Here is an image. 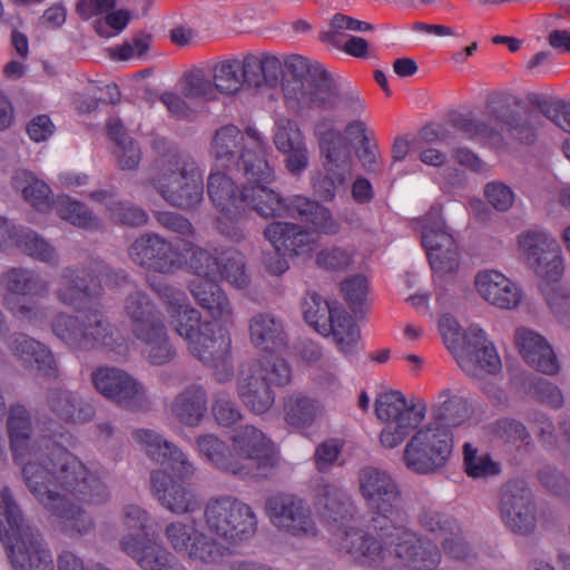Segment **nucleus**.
<instances>
[{
    "label": "nucleus",
    "mask_w": 570,
    "mask_h": 570,
    "mask_svg": "<svg viewBox=\"0 0 570 570\" xmlns=\"http://www.w3.org/2000/svg\"><path fill=\"white\" fill-rule=\"evenodd\" d=\"M39 459L42 458L36 455L23 471L27 488L36 501L69 538L80 539L92 533L94 517L71 499L87 504L107 502L110 492L102 475L66 449H56L49 460Z\"/></svg>",
    "instance_id": "obj_1"
},
{
    "label": "nucleus",
    "mask_w": 570,
    "mask_h": 570,
    "mask_svg": "<svg viewBox=\"0 0 570 570\" xmlns=\"http://www.w3.org/2000/svg\"><path fill=\"white\" fill-rule=\"evenodd\" d=\"M150 288L166 305L176 333L186 342L190 354L215 370L218 382L232 379L230 336L220 326L204 320L189 304L186 293L166 282L149 279Z\"/></svg>",
    "instance_id": "obj_2"
},
{
    "label": "nucleus",
    "mask_w": 570,
    "mask_h": 570,
    "mask_svg": "<svg viewBox=\"0 0 570 570\" xmlns=\"http://www.w3.org/2000/svg\"><path fill=\"white\" fill-rule=\"evenodd\" d=\"M337 547L351 560L384 570H436L442 560L439 547L415 530L377 543L372 534L348 528L338 538Z\"/></svg>",
    "instance_id": "obj_3"
},
{
    "label": "nucleus",
    "mask_w": 570,
    "mask_h": 570,
    "mask_svg": "<svg viewBox=\"0 0 570 570\" xmlns=\"http://www.w3.org/2000/svg\"><path fill=\"white\" fill-rule=\"evenodd\" d=\"M357 485L368 510V527L376 534L377 543L413 531L407 524L400 485L390 472L363 466L357 472Z\"/></svg>",
    "instance_id": "obj_4"
},
{
    "label": "nucleus",
    "mask_w": 570,
    "mask_h": 570,
    "mask_svg": "<svg viewBox=\"0 0 570 570\" xmlns=\"http://www.w3.org/2000/svg\"><path fill=\"white\" fill-rule=\"evenodd\" d=\"M149 184L171 207L183 210L196 208L204 197V175L189 155L169 150L153 164Z\"/></svg>",
    "instance_id": "obj_5"
},
{
    "label": "nucleus",
    "mask_w": 570,
    "mask_h": 570,
    "mask_svg": "<svg viewBox=\"0 0 570 570\" xmlns=\"http://www.w3.org/2000/svg\"><path fill=\"white\" fill-rule=\"evenodd\" d=\"M124 314L140 355L151 366L171 363L177 350L171 342L161 313L147 293L134 288L124 301Z\"/></svg>",
    "instance_id": "obj_6"
},
{
    "label": "nucleus",
    "mask_w": 570,
    "mask_h": 570,
    "mask_svg": "<svg viewBox=\"0 0 570 570\" xmlns=\"http://www.w3.org/2000/svg\"><path fill=\"white\" fill-rule=\"evenodd\" d=\"M315 136L323 158L324 173L312 176L314 194L330 202L344 195L353 177V158L346 138L334 127L332 118H321L315 124Z\"/></svg>",
    "instance_id": "obj_7"
},
{
    "label": "nucleus",
    "mask_w": 570,
    "mask_h": 570,
    "mask_svg": "<svg viewBox=\"0 0 570 570\" xmlns=\"http://www.w3.org/2000/svg\"><path fill=\"white\" fill-rule=\"evenodd\" d=\"M203 522L207 534L225 547L224 559L249 542L258 525L254 509L230 494L208 498L203 507Z\"/></svg>",
    "instance_id": "obj_8"
},
{
    "label": "nucleus",
    "mask_w": 570,
    "mask_h": 570,
    "mask_svg": "<svg viewBox=\"0 0 570 570\" xmlns=\"http://www.w3.org/2000/svg\"><path fill=\"white\" fill-rule=\"evenodd\" d=\"M2 503L6 505L7 554L14 570H55L50 550L39 531L31 527L7 490L2 489Z\"/></svg>",
    "instance_id": "obj_9"
},
{
    "label": "nucleus",
    "mask_w": 570,
    "mask_h": 570,
    "mask_svg": "<svg viewBox=\"0 0 570 570\" xmlns=\"http://www.w3.org/2000/svg\"><path fill=\"white\" fill-rule=\"evenodd\" d=\"M95 391L116 406L136 413L153 409V399L147 386L128 371L104 365L90 375Z\"/></svg>",
    "instance_id": "obj_10"
},
{
    "label": "nucleus",
    "mask_w": 570,
    "mask_h": 570,
    "mask_svg": "<svg viewBox=\"0 0 570 570\" xmlns=\"http://www.w3.org/2000/svg\"><path fill=\"white\" fill-rule=\"evenodd\" d=\"M522 263L546 284L558 283L564 273V255L558 239L544 229H528L517 237Z\"/></svg>",
    "instance_id": "obj_11"
},
{
    "label": "nucleus",
    "mask_w": 570,
    "mask_h": 570,
    "mask_svg": "<svg viewBox=\"0 0 570 570\" xmlns=\"http://www.w3.org/2000/svg\"><path fill=\"white\" fill-rule=\"evenodd\" d=\"M375 413L379 420L386 422L380 434L381 444L393 449L424 420L426 404L422 401L407 403L401 392L389 391L377 395Z\"/></svg>",
    "instance_id": "obj_12"
},
{
    "label": "nucleus",
    "mask_w": 570,
    "mask_h": 570,
    "mask_svg": "<svg viewBox=\"0 0 570 570\" xmlns=\"http://www.w3.org/2000/svg\"><path fill=\"white\" fill-rule=\"evenodd\" d=\"M230 442L237 478L264 476L277 464L274 443L254 425L246 424L235 429Z\"/></svg>",
    "instance_id": "obj_13"
},
{
    "label": "nucleus",
    "mask_w": 570,
    "mask_h": 570,
    "mask_svg": "<svg viewBox=\"0 0 570 570\" xmlns=\"http://www.w3.org/2000/svg\"><path fill=\"white\" fill-rule=\"evenodd\" d=\"M207 194L217 210L216 227L226 238L239 243L245 238L240 226L244 216V188L222 170H212L207 178Z\"/></svg>",
    "instance_id": "obj_14"
},
{
    "label": "nucleus",
    "mask_w": 570,
    "mask_h": 570,
    "mask_svg": "<svg viewBox=\"0 0 570 570\" xmlns=\"http://www.w3.org/2000/svg\"><path fill=\"white\" fill-rule=\"evenodd\" d=\"M243 177L244 209L248 206L266 219L284 216V197L268 186L274 173L266 158L246 156Z\"/></svg>",
    "instance_id": "obj_15"
},
{
    "label": "nucleus",
    "mask_w": 570,
    "mask_h": 570,
    "mask_svg": "<svg viewBox=\"0 0 570 570\" xmlns=\"http://www.w3.org/2000/svg\"><path fill=\"white\" fill-rule=\"evenodd\" d=\"M420 226L422 244L432 271L440 276L454 273L460 264L459 249L440 209L432 207L421 218Z\"/></svg>",
    "instance_id": "obj_16"
},
{
    "label": "nucleus",
    "mask_w": 570,
    "mask_h": 570,
    "mask_svg": "<svg viewBox=\"0 0 570 570\" xmlns=\"http://www.w3.org/2000/svg\"><path fill=\"white\" fill-rule=\"evenodd\" d=\"M167 544L178 554L203 566L219 564L224 560L225 547L206 532L183 520H173L164 527Z\"/></svg>",
    "instance_id": "obj_17"
},
{
    "label": "nucleus",
    "mask_w": 570,
    "mask_h": 570,
    "mask_svg": "<svg viewBox=\"0 0 570 570\" xmlns=\"http://www.w3.org/2000/svg\"><path fill=\"white\" fill-rule=\"evenodd\" d=\"M451 451L452 442L445 430L433 432V426H424L406 443L403 461L412 472L429 474L444 465Z\"/></svg>",
    "instance_id": "obj_18"
},
{
    "label": "nucleus",
    "mask_w": 570,
    "mask_h": 570,
    "mask_svg": "<svg viewBox=\"0 0 570 570\" xmlns=\"http://www.w3.org/2000/svg\"><path fill=\"white\" fill-rule=\"evenodd\" d=\"M210 153L225 167H236L244 176V160L266 158L264 141L261 135L249 128L246 134L234 125H226L215 131Z\"/></svg>",
    "instance_id": "obj_19"
},
{
    "label": "nucleus",
    "mask_w": 570,
    "mask_h": 570,
    "mask_svg": "<svg viewBox=\"0 0 570 570\" xmlns=\"http://www.w3.org/2000/svg\"><path fill=\"white\" fill-rule=\"evenodd\" d=\"M266 515L279 531L296 537L312 538L318 532L309 504L293 494H277L266 500Z\"/></svg>",
    "instance_id": "obj_20"
},
{
    "label": "nucleus",
    "mask_w": 570,
    "mask_h": 570,
    "mask_svg": "<svg viewBox=\"0 0 570 570\" xmlns=\"http://www.w3.org/2000/svg\"><path fill=\"white\" fill-rule=\"evenodd\" d=\"M308 81L283 83L284 97L289 108L298 111L304 108L323 111L335 110L341 102V92L332 77L322 69L314 71Z\"/></svg>",
    "instance_id": "obj_21"
},
{
    "label": "nucleus",
    "mask_w": 570,
    "mask_h": 570,
    "mask_svg": "<svg viewBox=\"0 0 570 570\" xmlns=\"http://www.w3.org/2000/svg\"><path fill=\"white\" fill-rule=\"evenodd\" d=\"M282 63L275 56H264L262 59L247 57L243 62L227 60L214 68V88L225 95L236 94L246 82L252 87H259L263 81V73L276 72Z\"/></svg>",
    "instance_id": "obj_22"
},
{
    "label": "nucleus",
    "mask_w": 570,
    "mask_h": 570,
    "mask_svg": "<svg viewBox=\"0 0 570 570\" xmlns=\"http://www.w3.org/2000/svg\"><path fill=\"white\" fill-rule=\"evenodd\" d=\"M498 511L504 527L514 533L529 534L535 528L533 493L522 480H512L502 485Z\"/></svg>",
    "instance_id": "obj_23"
},
{
    "label": "nucleus",
    "mask_w": 570,
    "mask_h": 570,
    "mask_svg": "<svg viewBox=\"0 0 570 570\" xmlns=\"http://www.w3.org/2000/svg\"><path fill=\"white\" fill-rule=\"evenodd\" d=\"M454 357L462 371L473 379L495 375L502 370L494 344L476 325H471L463 334L462 347L454 352Z\"/></svg>",
    "instance_id": "obj_24"
},
{
    "label": "nucleus",
    "mask_w": 570,
    "mask_h": 570,
    "mask_svg": "<svg viewBox=\"0 0 570 570\" xmlns=\"http://www.w3.org/2000/svg\"><path fill=\"white\" fill-rule=\"evenodd\" d=\"M8 432L14 458L22 465V472L36 455L41 456L42 460H49L53 456L56 449H63L48 436L30 438V415L22 405L11 407L8 416Z\"/></svg>",
    "instance_id": "obj_25"
},
{
    "label": "nucleus",
    "mask_w": 570,
    "mask_h": 570,
    "mask_svg": "<svg viewBox=\"0 0 570 570\" xmlns=\"http://www.w3.org/2000/svg\"><path fill=\"white\" fill-rule=\"evenodd\" d=\"M118 546L141 570H185L178 559L154 541L146 531H125Z\"/></svg>",
    "instance_id": "obj_26"
},
{
    "label": "nucleus",
    "mask_w": 570,
    "mask_h": 570,
    "mask_svg": "<svg viewBox=\"0 0 570 570\" xmlns=\"http://www.w3.org/2000/svg\"><path fill=\"white\" fill-rule=\"evenodd\" d=\"M132 441L153 461L167 464L179 479H189L195 473L194 463L175 443L151 429H136Z\"/></svg>",
    "instance_id": "obj_27"
},
{
    "label": "nucleus",
    "mask_w": 570,
    "mask_h": 570,
    "mask_svg": "<svg viewBox=\"0 0 570 570\" xmlns=\"http://www.w3.org/2000/svg\"><path fill=\"white\" fill-rule=\"evenodd\" d=\"M102 350L126 356L128 347L120 328L105 313L90 308L82 312V332L79 351Z\"/></svg>",
    "instance_id": "obj_28"
},
{
    "label": "nucleus",
    "mask_w": 570,
    "mask_h": 570,
    "mask_svg": "<svg viewBox=\"0 0 570 570\" xmlns=\"http://www.w3.org/2000/svg\"><path fill=\"white\" fill-rule=\"evenodd\" d=\"M130 259L145 268L160 274H174L181 267L177 248L158 234H145L130 245Z\"/></svg>",
    "instance_id": "obj_29"
},
{
    "label": "nucleus",
    "mask_w": 570,
    "mask_h": 570,
    "mask_svg": "<svg viewBox=\"0 0 570 570\" xmlns=\"http://www.w3.org/2000/svg\"><path fill=\"white\" fill-rule=\"evenodd\" d=\"M150 490L156 501L176 515L193 514L202 507L200 498L191 487L174 480L161 469L150 473Z\"/></svg>",
    "instance_id": "obj_30"
},
{
    "label": "nucleus",
    "mask_w": 570,
    "mask_h": 570,
    "mask_svg": "<svg viewBox=\"0 0 570 570\" xmlns=\"http://www.w3.org/2000/svg\"><path fill=\"white\" fill-rule=\"evenodd\" d=\"M272 139L285 156V166L292 175H301L309 165V153L297 122L286 117L275 119Z\"/></svg>",
    "instance_id": "obj_31"
},
{
    "label": "nucleus",
    "mask_w": 570,
    "mask_h": 570,
    "mask_svg": "<svg viewBox=\"0 0 570 570\" xmlns=\"http://www.w3.org/2000/svg\"><path fill=\"white\" fill-rule=\"evenodd\" d=\"M317 233L312 226L306 228L289 222H274L265 230V238L288 256H308L317 243Z\"/></svg>",
    "instance_id": "obj_32"
},
{
    "label": "nucleus",
    "mask_w": 570,
    "mask_h": 570,
    "mask_svg": "<svg viewBox=\"0 0 570 570\" xmlns=\"http://www.w3.org/2000/svg\"><path fill=\"white\" fill-rule=\"evenodd\" d=\"M46 403L49 411L65 423L85 424L92 421L96 415V406L91 399L79 391L66 387L49 389Z\"/></svg>",
    "instance_id": "obj_33"
},
{
    "label": "nucleus",
    "mask_w": 570,
    "mask_h": 570,
    "mask_svg": "<svg viewBox=\"0 0 570 570\" xmlns=\"http://www.w3.org/2000/svg\"><path fill=\"white\" fill-rule=\"evenodd\" d=\"M474 286L487 303L500 309L517 308L522 301L520 286L495 269L479 272L474 278Z\"/></svg>",
    "instance_id": "obj_34"
},
{
    "label": "nucleus",
    "mask_w": 570,
    "mask_h": 570,
    "mask_svg": "<svg viewBox=\"0 0 570 570\" xmlns=\"http://www.w3.org/2000/svg\"><path fill=\"white\" fill-rule=\"evenodd\" d=\"M514 341L522 358L531 367L549 376L559 373L560 365L557 356L542 335L532 330L520 327L515 331Z\"/></svg>",
    "instance_id": "obj_35"
},
{
    "label": "nucleus",
    "mask_w": 570,
    "mask_h": 570,
    "mask_svg": "<svg viewBox=\"0 0 570 570\" xmlns=\"http://www.w3.org/2000/svg\"><path fill=\"white\" fill-rule=\"evenodd\" d=\"M208 395L204 385L190 383L184 386L168 405L170 416L187 428H197L206 417Z\"/></svg>",
    "instance_id": "obj_36"
},
{
    "label": "nucleus",
    "mask_w": 570,
    "mask_h": 570,
    "mask_svg": "<svg viewBox=\"0 0 570 570\" xmlns=\"http://www.w3.org/2000/svg\"><path fill=\"white\" fill-rule=\"evenodd\" d=\"M284 216L311 225L315 230L326 235H335L340 224L334 219L328 208L302 195L284 198Z\"/></svg>",
    "instance_id": "obj_37"
},
{
    "label": "nucleus",
    "mask_w": 570,
    "mask_h": 570,
    "mask_svg": "<svg viewBox=\"0 0 570 570\" xmlns=\"http://www.w3.org/2000/svg\"><path fill=\"white\" fill-rule=\"evenodd\" d=\"M77 11L85 19L105 14L104 19H97L94 22L97 33L105 38L120 33L130 20L128 10L116 9V0H80Z\"/></svg>",
    "instance_id": "obj_38"
},
{
    "label": "nucleus",
    "mask_w": 570,
    "mask_h": 570,
    "mask_svg": "<svg viewBox=\"0 0 570 570\" xmlns=\"http://www.w3.org/2000/svg\"><path fill=\"white\" fill-rule=\"evenodd\" d=\"M315 507L327 522L346 521L356 513L352 497L341 487L326 480H321L316 485Z\"/></svg>",
    "instance_id": "obj_39"
},
{
    "label": "nucleus",
    "mask_w": 570,
    "mask_h": 570,
    "mask_svg": "<svg viewBox=\"0 0 570 570\" xmlns=\"http://www.w3.org/2000/svg\"><path fill=\"white\" fill-rule=\"evenodd\" d=\"M259 368L244 365L237 377V394L244 405L256 414L267 412L275 401L269 383L259 376Z\"/></svg>",
    "instance_id": "obj_40"
},
{
    "label": "nucleus",
    "mask_w": 570,
    "mask_h": 570,
    "mask_svg": "<svg viewBox=\"0 0 570 570\" xmlns=\"http://www.w3.org/2000/svg\"><path fill=\"white\" fill-rule=\"evenodd\" d=\"M432 421L426 426H433V432L445 430L452 441V428L464 423L471 415L468 402L453 395L449 389L442 390L431 409Z\"/></svg>",
    "instance_id": "obj_41"
},
{
    "label": "nucleus",
    "mask_w": 570,
    "mask_h": 570,
    "mask_svg": "<svg viewBox=\"0 0 570 570\" xmlns=\"http://www.w3.org/2000/svg\"><path fill=\"white\" fill-rule=\"evenodd\" d=\"M2 242L16 246L27 255L47 264L56 265L59 256L56 248L36 232L18 228L2 219Z\"/></svg>",
    "instance_id": "obj_42"
},
{
    "label": "nucleus",
    "mask_w": 570,
    "mask_h": 570,
    "mask_svg": "<svg viewBox=\"0 0 570 570\" xmlns=\"http://www.w3.org/2000/svg\"><path fill=\"white\" fill-rule=\"evenodd\" d=\"M188 289L196 304L216 321L227 322L233 316L230 301L217 279H193Z\"/></svg>",
    "instance_id": "obj_43"
},
{
    "label": "nucleus",
    "mask_w": 570,
    "mask_h": 570,
    "mask_svg": "<svg viewBox=\"0 0 570 570\" xmlns=\"http://www.w3.org/2000/svg\"><path fill=\"white\" fill-rule=\"evenodd\" d=\"M101 293V285L98 284L88 268L67 267L60 276V284L56 296L65 305L73 306L82 297H94Z\"/></svg>",
    "instance_id": "obj_44"
},
{
    "label": "nucleus",
    "mask_w": 570,
    "mask_h": 570,
    "mask_svg": "<svg viewBox=\"0 0 570 570\" xmlns=\"http://www.w3.org/2000/svg\"><path fill=\"white\" fill-rule=\"evenodd\" d=\"M8 347L24 363H35L45 376L57 377L58 368L49 347L24 334H13L7 341Z\"/></svg>",
    "instance_id": "obj_45"
},
{
    "label": "nucleus",
    "mask_w": 570,
    "mask_h": 570,
    "mask_svg": "<svg viewBox=\"0 0 570 570\" xmlns=\"http://www.w3.org/2000/svg\"><path fill=\"white\" fill-rule=\"evenodd\" d=\"M490 121L495 122L499 130V140L503 131L510 132L514 138L530 144L535 138V130L540 124V117L534 112L515 115L505 106L489 108Z\"/></svg>",
    "instance_id": "obj_46"
},
{
    "label": "nucleus",
    "mask_w": 570,
    "mask_h": 570,
    "mask_svg": "<svg viewBox=\"0 0 570 570\" xmlns=\"http://www.w3.org/2000/svg\"><path fill=\"white\" fill-rule=\"evenodd\" d=\"M252 343L262 350L281 352L287 346V336L279 318L268 312L257 313L249 320Z\"/></svg>",
    "instance_id": "obj_47"
},
{
    "label": "nucleus",
    "mask_w": 570,
    "mask_h": 570,
    "mask_svg": "<svg viewBox=\"0 0 570 570\" xmlns=\"http://www.w3.org/2000/svg\"><path fill=\"white\" fill-rule=\"evenodd\" d=\"M196 451L215 469L236 476L235 458L226 441L214 433L200 434L195 441Z\"/></svg>",
    "instance_id": "obj_48"
},
{
    "label": "nucleus",
    "mask_w": 570,
    "mask_h": 570,
    "mask_svg": "<svg viewBox=\"0 0 570 570\" xmlns=\"http://www.w3.org/2000/svg\"><path fill=\"white\" fill-rule=\"evenodd\" d=\"M323 412L324 407L317 400L302 394L291 395L284 403V420L297 430L311 428Z\"/></svg>",
    "instance_id": "obj_49"
},
{
    "label": "nucleus",
    "mask_w": 570,
    "mask_h": 570,
    "mask_svg": "<svg viewBox=\"0 0 570 570\" xmlns=\"http://www.w3.org/2000/svg\"><path fill=\"white\" fill-rule=\"evenodd\" d=\"M328 335L333 336L336 347L346 358L355 357L361 337L360 330L342 306L331 320Z\"/></svg>",
    "instance_id": "obj_50"
},
{
    "label": "nucleus",
    "mask_w": 570,
    "mask_h": 570,
    "mask_svg": "<svg viewBox=\"0 0 570 570\" xmlns=\"http://www.w3.org/2000/svg\"><path fill=\"white\" fill-rule=\"evenodd\" d=\"M12 185L22 191L23 198L39 212H48L51 200V189L43 181L38 179L31 171L26 169L16 170L12 176Z\"/></svg>",
    "instance_id": "obj_51"
},
{
    "label": "nucleus",
    "mask_w": 570,
    "mask_h": 570,
    "mask_svg": "<svg viewBox=\"0 0 570 570\" xmlns=\"http://www.w3.org/2000/svg\"><path fill=\"white\" fill-rule=\"evenodd\" d=\"M57 215L65 222L87 230H97L101 220L85 204L67 196L59 195L52 206Z\"/></svg>",
    "instance_id": "obj_52"
},
{
    "label": "nucleus",
    "mask_w": 570,
    "mask_h": 570,
    "mask_svg": "<svg viewBox=\"0 0 570 570\" xmlns=\"http://www.w3.org/2000/svg\"><path fill=\"white\" fill-rule=\"evenodd\" d=\"M340 307L338 303L327 302L316 292L306 293L302 305L306 323L324 336L328 335L331 320Z\"/></svg>",
    "instance_id": "obj_53"
},
{
    "label": "nucleus",
    "mask_w": 570,
    "mask_h": 570,
    "mask_svg": "<svg viewBox=\"0 0 570 570\" xmlns=\"http://www.w3.org/2000/svg\"><path fill=\"white\" fill-rule=\"evenodd\" d=\"M184 250L189 253L187 266L189 272L197 276L196 279H218L220 250H209L191 243H185Z\"/></svg>",
    "instance_id": "obj_54"
},
{
    "label": "nucleus",
    "mask_w": 570,
    "mask_h": 570,
    "mask_svg": "<svg viewBox=\"0 0 570 570\" xmlns=\"http://www.w3.org/2000/svg\"><path fill=\"white\" fill-rule=\"evenodd\" d=\"M218 278L237 289L249 286L250 277L246 271V258L239 250L235 248L220 250Z\"/></svg>",
    "instance_id": "obj_55"
},
{
    "label": "nucleus",
    "mask_w": 570,
    "mask_h": 570,
    "mask_svg": "<svg viewBox=\"0 0 570 570\" xmlns=\"http://www.w3.org/2000/svg\"><path fill=\"white\" fill-rule=\"evenodd\" d=\"M446 138V130L442 127H424L417 137L419 159L432 167H441L446 164L448 156L445 153L436 148L438 141Z\"/></svg>",
    "instance_id": "obj_56"
},
{
    "label": "nucleus",
    "mask_w": 570,
    "mask_h": 570,
    "mask_svg": "<svg viewBox=\"0 0 570 570\" xmlns=\"http://www.w3.org/2000/svg\"><path fill=\"white\" fill-rule=\"evenodd\" d=\"M493 440L520 449L532 441L527 426L513 417H501L490 425Z\"/></svg>",
    "instance_id": "obj_57"
},
{
    "label": "nucleus",
    "mask_w": 570,
    "mask_h": 570,
    "mask_svg": "<svg viewBox=\"0 0 570 570\" xmlns=\"http://www.w3.org/2000/svg\"><path fill=\"white\" fill-rule=\"evenodd\" d=\"M450 124L458 131L468 138H481L492 141H499V130L495 122L491 125L478 120L470 110L464 112H453L450 116Z\"/></svg>",
    "instance_id": "obj_58"
},
{
    "label": "nucleus",
    "mask_w": 570,
    "mask_h": 570,
    "mask_svg": "<svg viewBox=\"0 0 570 570\" xmlns=\"http://www.w3.org/2000/svg\"><path fill=\"white\" fill-rule=\"evenodd\" d=\"M9 291L23 294L41 296L49 292V282L32 271L12 268L6 276Z\"/></svg>",
    "instance_id": "obj_59"
},
{
    "label": "nucleus",
    "mask_w": 570,
    "mask_h": 570,
    "mask_svg": "<svg viewBox=\"0 0 570 570\" xmlns=\"http://www.w3.org/2000/svg\"><path fill=\"white\" fill-rule=\"evenodd\" d=\"M52 334L70 348L79 351L82 332V313L72 316L65 313L57 314L50 322Z\"/></svg>",
    "instance_id": "obj_60"
},
{
    "label": "nucleus",
    "mask_w": 570,
    "mask_h": 570,
    "mask_svg": "<svg viewBox=\"0 0 570 570\" xmlns=\"http://www.w3.org/2000/svg\"><path fill=\"white\" fill-rule=\"evenodd\" d=\"M249 368H259V376L271 386H283L291 380V367L287 362L278 356H264L258 361L246 364Z\"/></svg>",
    "instance_id": "obj_61"
},
{
    "label": "nucleus",
    "mask_w": 570,
    "mask_h": 570,
    "mask_svg": "<svg viewBox=\"0 0 570 570\" xmlns=\"http://www.w3.org/2000/svg\"><path fill=\"white\" fill-rule=\"evenodd\" d=\"M354 254L351 247L331 246L316 254L315 263L325 271L343 272L354 263Z\"/></svg>",
    "instance_id": "obj_62"
},
{
    "label": "nucleus",
    "mask_w": 570,
    "mask_h": 570,
    "mask_svg": "<svg viewBox=\"0 0 570 570\" xmlns=\"http://www.w3.org/2000/svg\"><path fill=\"white\" fill-rule=\"evenodd\" d=\"M107 214L110 220L128 226H141L148 220V214L141 207L126 200L109 202Z\"/></svg>",
    "instance_id": "obj_63"
},
{
    "label": "nucleus",
    "mask_w": 570,
    "mask_h": 570,
    "mask_svg": "<svg viewBox=\"0 0 570 570\" xmlns=\"http://www.w3.org/2000/svg\"><path fill=\"white\" fill-rule=\"evenodd\" d=\"M341 292L355 315L365 313L367 304V281L356 275L341 284Z\"/></svg>",
    "instance_id": "obj_64"
}]
</instances>
